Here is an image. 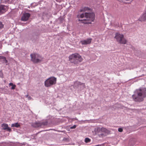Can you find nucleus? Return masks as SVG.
<instances>
[{"label":"nucleus","mask_w":146,"mask_h":146,"mask_svg":"<svg viewBox=\"0 0 146 146\" xmlns=\"http://www.w3.org/2000/svg\"><path fill=\"white\" fill-rule=\"evenodd\" d=\"M138 20L141 21H146V10L144 11L142 15L140 17Z\"/></svg>","instance_id":"11"},{"label":"nucleus","mask_w":146,"mask_h":146,"mask_svg":"<svg viewBox=\"0 0 146 146\" xmlns=\"http://www.w3.org/2000/svg\"><path fill=\"white\" fill-rule=\"evenodd\" d=\"M28 100H30L31 99V98L30 96H29L28 97Z\"/></svg>","instance_id":"23"},{"label":"nucleus","mask_w":146,"mask_h":146,"mask_svg":"<svg viewBox=\"0 0 146 146\" xmlns=\"http://www.w3.org/2000/svg\"><path fill=\"white\" fill-rule=\"evenodd\" d=\"M6 8V7L4 5H0V14H2L5 12Z\"/></svg>","instance_id":"12"},{"label":"nucleus","mask_w":146,"mask_h":146,"mask_svg":"<svg viewBox=\"0 0 146 146\" xmlns=\"http://www.w3.org/2000/svg\"><path fill=\"white\" fill-rule=\"evenodd\" d=\"M0 59L2 60L3 63H6L7 62V60L6 59V58L4 56H0Z\"/></svg>","instance_id":"15"},{"label":"nucleus","mask_w":146,"mask_h":146,"mask_svg":"<svg viewBox=\"0 0 146 146\" xmlns=\"http://www.w3.org/2000/svg\"><path fill=\"white\" fill-rule=\"evenodd\" d=\"M3 27V25L2 23L0 22V29H1Z\"/></svg>","instance_id":"19"},{"label":"nucleus","mask_w":146,"mask_h":146,"mask_svg":"<svg viewBox=\"0 0 146 146\" xmlns=\"http://www.w3.org/2000/svg\"><path fill=\"white\" fill-rule=\"evenodd\" d=\"M118 130L119 132H122L123 131V129L121 128H119L118 129Z\"/></svg>","instance_id":"21"},{"label":"nucleus","mask_w":146,"mask_h":146,"mask_svg":"<svg viewBox=\"0 0 146 146\" xmlns=\"http://www.w3.org/2000/svg\"><path fill=\"white\" fill-rule=\"evenodd\" d=\"M30 15L29 13H25L21 17V20L24 21H27L30 17Z\"/></svg>","instance_id":"9"},{"label":"nucleus","mask_w":146,"mask_h":146,"mask_svg":"<svg viewBox=\"0 0 146 146\" xmlns=\"http://www.w3.org/2000/svg\"><path fill=\"white\" fill-rule=\"evenodd\" d=\"M48 122L45 121L41 122H37L33 123L32 126L34 127H42L43 126H45L47 125Z\"/></svg>","instance_id":"7"},{"label":"nucleus","mask_w":146,"mask_h":146,"mask_svg":"<svg viewBox=\"0 0 146 146\" xmlns=\"http://www.w3.org/2000/svg\"><path fill=\"white\" fill-rule=\"evenodd\" d=\"M92 40L91 38H88L84 40L80 41L79 43L82 45H87L90 44Z\"/></svg>","instance_id":"8"},{"label":"nucleus","mask_w":146,"mask_h":146,"mask_svg":"<svg viewBox=\"0 0 146 146\" xmlns=\"http://www.w3.org/2000/svg\"><path fill=\"white\" fill-rule=\"evenodd\" d=\"M115 38L116 39L117 41L119 43L125 44L127 43V40L124 38V36L122 34L116 33Z\"/></svg>","instance_id":"6"},{"label":"nucleus","mask_w":146,"mask_h":146,"mask_svg":"<svg viewBox=\"0 0 146 146\" xmlns=\"http://www.w3.org/2000/svg\"><path fill=\"white\" fill-rule=\"evenodd\" d=\"M28 96H28V95H26V96H25V97H26V98H28Z\"/></svg>","instance_id":"25"},{"label":"nucleus","mask_w":146,"mask_h":146,"mask_svg":"<svg viewBox=\"0 0 146 146\" xmlns=\"http://www.w3.org/2000/svg\"><path fill=\"white\" fill-rule=\"evenodd\" d=\"M146 96V88L141 87L136 90L134 94L132 96L133 99L135 102H141L143 101Z\"/></svg>","instance_id":"1"},{"label":"nucleus","mask_w":146,"mask_h":146,"mask_svg":"<svg viewBox=\"0 0 146 146\" xmlns=\"http://www.w3.org/2000/svg\"><path fill=\"white\" fill-rule=\"evenodd\" d=\"M0 77L2 78H3V74L1 71H0Z\"/></svg>","instance_id":"20"},{"label":"nucleus","mask_w":146,"mask_h":146,"mask_svg":"<svg viewBox=\"0 0 146 146\" xmlns=\"http://www.w3.org/2000/svg\"><path fill=\"white\" fill-rule=\"evenodd\" d=\"M56 82V78L52 77L48 78L44 82V85L46 87L51 86L55 84Z\"/></svg>","instance_id":"5"},{"label":"nucleus","mask_w":146,"mask_h":146,"mask_svg":"<svg viewBox=\"0 0 146 146\" xmlns=\"http://www.w3.org/2000/svg\"><path fill=\"white\" fill-rule=\"evenodd\" d=\"M2 129L4 130H6L7 131L11 132V129L8 127V125L6 123H3L1 125Z\"/></svg>","instance_id":"10"},{"label":"nucleus","mask_w":146,"mask_h":146,"mask_svg":"<svg viewBox=\"0 0 146 146\" xmlns=\"http://www.w3.org/2000/svg\"><path fill=\"white\" fill-rule=\"evenodd\" d=\"M30 56L31 58V60L35 63L40 62L42 61L43 60L42 56L37 53L31 54Z\"/></svg>","instance_id":"4"},{"label":"nucleus","mask_w":146,"mask_h":146,"mask_svg":"<svg viewBox=\"0 0 146 146\" xmlns=\"http://www.w3.org/2000/svg\"><path fill=\"white\" fill-rule=\"evenodd\" d=\"M95 14L93 13H82L80 15H77V17L79 19L78 21L84 24H89L91 23V21H93L94 19Z\"/></svg>","instance_id":"2"},{"label":"nucleus","mask_w":146,"mask_h":146,"mask_svg":"<svg viewBox=\"0 0 146 146\" xmlns=\"http://www.w3.org/2000/svg\"><path fill=\"white\" fill-rule=\"evenodd\" d=\"M76 125H74L73 126L71 127H70V128L71 129H75L76 128Z\"/></svg>","instance_id":"22"},{"label":"nucleus","mask_w":146,"mask_h":146,"mask_svg":"<svg viewBox=\"0 0 146 146\" xmlns=\"http://www.w3.org/2000/svg\"><path fill=\"white\" fill-rule=\"evenodd\" d=\"M74 84L75 86H81L82 87V89L84 88L85 87V84L84 83H81L79 82H74Z\"/></svg>","instance_id":"13"},{"label":"nucleus","mask_w":146,"mask_h":146,"mask_svg":"<svg viewBox=\"0 0 146 146\" xmlns=\"http://www.w3.org/2000/svg\"><path fill=\"white\" fill-rule=\"evenodd\" d=\"M126 1H129V2L130 3L132 1V0H126Z\"/></svg>","instance_id":"24"},{"label":"nucleus","mask_w":146,"mask_h":146,"mask_svg":"<svg viewBox=\"0 0 146 146\" xmlns=\"http://www.w3.org/2000/svg\"><path fill=\"white\" fill-rule=\"evenodd\" d=\"M69 60L75 64H77L81 62L83 60L82 57L77 53L72 54L69 56Z\"/></svg>","instance_id":"3"},{"label":"nucleus","mask_w":146,"mask_h":146,"mask_svg":"<svg viewBox=\"0 0 146 146\" xmlns=\"http://www.w3.org/2000/svg\"><path fill=\"white\" fill-rule=\"evenodd\" d=\"M9 86H11L12 87L11 88V89L12 90H14L15 89L16 86L15 85L13 84L12 83H10L9 84Z\"/></svg>","instance_id":"17"},{"label":"nucleus","mask_w":146,"mask_h":146,"mask_svg":"<svg viewBox=\"0 0 146 146\" xmlns=\"http://www.w3.org/2000/svg\"><path fill=\"white\" fill-rule=\"evenodd\" d=\"M96 130L98 131H100V130L102 131H105L106 130V129L104 128H102L101 129L100 127H97Z\"/></svg>","instance_id":"16"},{"label":"nucleus","mask_w":146,"mask_h":146,"mask_svg":"<svg viewBox=\"0 0 146 146\" xmlns=\"http://www.w3.org/2000/svg\"><path fill=\"white\" fill-rule=\"evenodd\" d=\"M84 141L86 143H88L91 141V139L88 138L87 137L85 139Z\"/></svg>","instance_id":"18"},{"label":"nucleus","mask_w":146,"mask_h":146,"mask_svg":"<svg viewBox=\"0 0 146 146\" xmlns=\"http://www.w3.org/2000/svg\"><path fill=\"white\" fill-rule=\"evenodd\" d=\"M20 126V124L18 123L12 124L11 125V126L12 127H15L17 128L19 127Z\"/></svg>","instance_id":"14"}]
</instances>
